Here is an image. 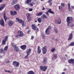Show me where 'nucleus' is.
Returning <instances> with one entry per match:
<instances>
[{
    "label": "nucleus",
    "mask_w": 74,
    "mask_h": 74,
    "mask_svg": "<svg viewBox=\"0 0 74 74\" xmlns=\"http://www.w3.org/2000/svg\"><path fill=\"white\" fill-rule=\"evenodd\" d=\"M73 20V18L72 17H67L66 18V22L68 27L70 26V22H71Z\"/></svg>",
    "instance_id": "f257e3e1"
},
{
    "label": "nucleus",
    "mask_w": 74,
    "mask_h": 74,
    "mask_svg": "<svg viewBox=\"0 0 74 74\" xmlns=\"http://www.w3.org/2000/svg\"><path fill=\"white\" fill-rule=\"evenodd\" d=\"M17 34L18 35L15 36V38H19V37H23V35H24L23 33L21 31H18Z\"/></svg>",
    "instance_id": "f03ea898"
},
{
    "label": "nucleus",
    "mask_w": 74,
    "mask_h": 74,
    "mask_svg": "<svg viewBox=\"0 0 74 74\" xmlns=\"http://www.w3.org/2000/svg\"><path fill=\"white\" fill-rule=\"evenodd\" d=\"M42 51L43 55L47 53V46H45L43 47L42 48Z\"/></svg>",
    "instance_id": "7ed1b4c3"
},
{
    "label": "nucleus",
    "mask_w": 74,
    "mask_h": 74,
    "mask_svg": "<svg viewBox=\"0 0 74 74\" xmlns=\"http://www.w3.org/2000/svg\"><path fill=\"white\" fill-rule=\"evenodd\" d=\"M48 12L50 14H55L54 12L52 11L51 9H49L48 10V11H47L46 12L45 14L47 16H49V13H48Z\"/></svg>",
    "instance_id": "20e7f679"
},
{
    "label": "nucleus",
    "mask_w": 74,
    "mask_h": 74,
    "mask_svg": "<svg viewBox=\"0 0 74 74\" xmlns=\"http://www.w3.org/2000/svg\"><path fill=\"white\" fill-rule=\"evenodd\" d=\"M40 69L41 71H45L47 69V66H40Z\"/></svg>",
    "instance_id": "39448f33"
},
{
    "label": "nucleus",
    "mask_w": 74,
    "mask_h": 74,
    "mask_svg": "<svg viewBox=\"0 0 74 74\" xmlns=\"http://www.w3.org/2000/svg\"><path fill=\"white\" fill-rule=\"evenodd\" d=\"M13 64L16 67H19V63L18 62L14 61L13 62Z\"/></svg>",
    "instance_id": "423d86ee"
},
{
    "label": "nucleus",
    "mask_w": 74,
    "mask_h": 74,
    "mask_svg": "<svg viewBox=\"0 0 74 74\" xmlns=\"http://www.w3.org/2000/svg\"><path fill=\"white\" fill-rule=\"evenodd\" d=\"M7 39H8V37L6 36L4 38V39H3L2 41V45H5V42L7 41Z\"/></svg>",
    "instance_id": "0eeeda50"
},
{
    "label": "nucleus",
    "mask_w": 74,
    "mask_h": 74,
    "mask_svg": "<svg viewBox=\"0 0 74 74\" xmlns=\"http://www.w3.org/2000/svg\"><path fill=\"white\" fill-rule=\"evenodd\" d=\"M14 8L16 10H19L20 9V5L18 4H17L14 5Z\"/></svg>",
    "instance_id": "6e6552de"
},
{
    "label": "nucleus",
    "mask_w": 74,
    "mask_h": 74,
    "mask_svg": "<svg viewBox=\"0 0 74 74\" xmlns=\"http://www.w3.org/2000/svg\"><path fill=\"white\" fill-rule=\"evenodd\" d=\"M0 24L2 26H3V27L5 26L4 21L3 19H1L0 20Z\"/></svg>",
    "instance_id": "1a4fd4ad"
},
{
    "label": "nucleus",
    "mask_w": 74,
    "mask_h": 74,
    "mask_svg": "<svg viewBox=\"0 0 74 74\" xmlns=\"http://www.w3.org/2000/svg\"><path fill=\"white\" fill-rule=\"evenodd\" d=\"M31 27L32 28V29L34 30H36V29H37V27L36 25L34 24H32Z\"/></svg>",
    "instance_id": "9d476101"
},
{
    "label": "nucleus",
    "mask_w": 74,
    "mask_h": 74,
    "mask_svg": "<svg viewBox=\"0 0 74 74\" xmlns=\"http://www.w3.org/2000/svg\"><path fill=\"white\" fill-rule=\"evenodd\" d=\"M21 49L22 50H25L26 49V48H27V47L26 46V45H23L21 46Z\"/></svg>",
    "instance_id": "9b49d317"
},
{
    "label": "nucleus",
    "mask_w": 74,
    "mask_h": 74,
    "mask_svg": "<svg viewBox=\"0 0 74 74\" xmlns=\"http://www.w3.org/2000/svg\"><path fill=\"white\" fill-rule=\"evenodd\" d=\"M68 62L69 63H70L71 64H74V59H69L68 60Z\"/></svg>",
    "instance_id": "f8f14e48"
},
{
    "label": "nucleus",
    "mask_w": 74,
    "mask_h": 74,
    "mask_svg": "<svg viewBox=\"0 0 74 74\" xmlns=\"http://www.w3.org/2000/svg\"><path fill=\"white\" fill-rule=\"evenodd\" d=\"M18 2V0H13L11 3V4L12 5H15V4H16Z\"/></svg>",
    "instance_id": "ddd939ff"
},
{
    "label": "nucleus",
    "mask_w": 74,
    "mask_h": 74,
    "mask_svg": "<svg viewBox=\"0 0 74 74\" xmlns=\"http://www.w3.org/2000/svg\"><path fill=\"white\" fill-rule=\"evenodd\" d=\"M44 64H46L47 63V58L46 57H44L42 61Z\"/></svg>",
    "instance_id": "4468645a"
},
{
    "label": "nucleus",
    "mask_w": 74,
    "mask_h": 74,
    "mask_svg": "<svg viewBox=\"0 0 74 74\" xmlns=\"http://www.w3.org/2000/svg\"><path fill=\"white\" fill-rule=\"evenodd\" d=\"M14 21H10L8 23V25L9 26H12V25H13V24H14Z\"/></svg>",
    "instance_id": "2eb2a0df"
},
{
    "label": "nucleus",
    "mask_w": 74,
    "mask_h": 74,
    "mask_svg": "<svg viewBox=\"0 0 74 74\" xmlns=\"http://www.w3.org/2000/svg\"><path fill=\"white\" fill-rule=\"evenodd\" d=\"M38 53H40L41 52V49H40V47L39 46H38Z\"/></svg>",
    "instance_id": "dca6fc26"
},
{
    "label": "nucleus",
    "mask_w": 74,
    "mask_h": 74,
    "mask_svg": "<svg viewBox=\"0 0 74 74\" xmlns=\"http://www.w3.org/2000/svg\"><path fill=\"white\" fill-rule=\"evenodd\" d=\"M72 38H73V34L71 33L70 34L69 36V37L68 39V41H69V40H71Z\"/></svg>",
    "instance_id": "f3484780"
},
{
    "label": "nucleus",
    "mask_w": 74,
    "mask_h": 74,
    "mask_svg": "<svg viewBox=\"0 0 74 74\" xmlns=\"http://www.w3.org/2000/svg\"><path fill=\"white\" fill-rule=\"evenodd\" d=\"M16 19L17 20V21L18 22L20 23H22L23 21V20H21L18 18H16Z\"/></svg>",
    "instance_id": "a211bd4d"
},
{
    "label": "nucleus",
    "mask_w": 74,
    "mask_h": 74,
    "mask_svg": "<svg viewBox=\"0 0 74 74\" xmlns=\"http://www.w3.org/2000/svg\"><path fill=\"white\" fill-rule=\"evenodd\" d=\"M32 0H27L25 2V4H30L29 3H30L32 2Z\"/></svg>",
    "instance_id": "6ab92c4d"
},
{
    "label": "nucleus",
    "mask_w": 74,
    "mask_h": 74,
    "mask_svg": "<svg viewBox=\"0 0 74 74\" xmlns=\"http://www.w3.org/2000/svg\"><path fill=\"white\" fill-rule=\"evenodd\" d=\"M6 13H5L4 12L3 14V18L5 20V22H7V16H6Z\"/></svg>",
    "instance_id": "aec40b11"
},
{
    "label": "nucleus",
    "mask_w": 74,
    "mask_h": 74,
    "mask_svg": "<svg viewBox=\"0 0 74 74\" xmlns=\"http://www.w3.org/2000/svg\"><path fill=\"white\" fill-rule=\"evenodd\" d=\"M31 51L32 49H31L30 48H29L28 50H27L26 51L27 54L30 55V52H31Z\"/></svg>",
    "instance_id": "412c9836"
},
{
    "label": "nucleus",
    "mask_w": 74,
    "mask_h": 74,
    "mask_svg": "<svg viewBox=\"0 0 74 74\" xmlns=\"http://www.w3.org/2000/svg\"><path fill=\"white\" fill-rule=\"evenodd\" d=\"M14 48L15 51H16V52H18V51H19V48H18V47L17 46H16L15 47V48Z\"/></svg>",
    "instance_id": "4be33fe9"
},
{
    "label": "nucleus",
    "mask_w": 74,
    "mask_h": 74,
    "mask_svg": "<svg viewBox=\"0 0 74 74\" xmlns=\"http://www.w3.org/2000/svg\"><path fill=\"white\" fill-rule=\"evenodd\" d=\"M45 33L46 34L49 35V34L50 33V31L48 30V29H47L45 31Z\"/></svg>",
    "instance_id": "5701e85b"
},
{
    "label": "nucleus",
    "mask_w": 74,
    "mask_h": 74,
    "mask_svg": "<svg viewBox=\"0 0 74 74\" xmlns=\"http://www.w3.org/2000/svg\"><path fill=\"white\" fill-rule=\"evenodd\" d=\"M5 4H3L0 8V11L2 10L3 9L5 8Z\"/></svg>",
    "instance_id": "b1692460"
},
{
    "label": "nucleus",
    "mask_w": 74,
    "mask_h": 74,
    "mask_svg": "<svg viewBox=\"0 0 74 74\" xmlns=\"http://www.w3.org/2000/svg\"><path fill=\"white\" fill-rule=\"evenodd\" d=\"M27 74H35L34 72H33V71H30L27 72Z\"/></svg>",
    "instance_id": "393cba45"
},
{
    "label": "nucleus",
    "mask_w": 74,
    "mask_h": 74,
    "mask_svg": "<svg viewBox=\"0 0 74 74\" xmlns=\"http://www.w3.org/2000/svg\"><path fill=\"white\" fill-rule=\"evenodd\" d=\"M42 17H41V18L42 19H44V18H47V16L45 15V14H43L42 16H43Z\"/></svg>",
    "instance_id": "a878e982"
},
{
    "label": "nucleus",
    "mask_w": 74,
    "mask_h": 74,
    "mask_svg": "<svg viewBox=\"0 0 74 74\" xmlns=\"http://www.w3.org/2000/svg\"><path fill=\"white\" fill-rule=\"evenodd\" d=\"M52 1V0H49L48 2V3H49V5L51 6L52 5V3L51 2Z\"/></svg>",
    "instance_id": "bb28decb"
},
{
    "label": "nucleus",
    "mask_w": 74,
    "mask_h": 74,
    "mask_svg": "<svg viewBox=\"0 0 74 74\" xmlns=\"http://www.w3.org/2000/svg\"><path fill=\"white\" fill-rule=\"evenodd\" d=\"M42 14H43L42 12H40L37 14H36V16H41V15H42Z\"/></svg>",
    "instance_id": "cd10ccee"
},
{
    "label": "nucleus",
    "mask_w": 74,
    "mask_h": 74,
    "mask_svg": "<svg viewBox=\"0 0 74 74\" xmlns=\"http://www.w3.org/2000/svg\"><path fill=\"white\" fill-rule=\"evenodd\" d=\"M37 21L39 23H41L42 22V19L41 18H38L37 19Z\"/></svg>",
    "instance_id": "c85d7f7f"
},
{
    "label": "nucleus",
    "mask_w": 74,
    "mask_h": 74,
    "mask_svg": "<svg viewBox=\"0 0 74 74\" xmlns=\"http://www.w3.org/2000/svg\"><path fill=\"white\" fill-rule=\"evenodd\" d=\"M12 47L14 48H15V47H16L17 46H16V45L14 43H12Z\"/></svg>",
    "instance_id": "c756f323"
},
{
    "label": "nucleus",
    "mask_w": 74,
    "mask_h": 74,
    "mask_svg": "<svg viewBox=\"0 0 74 74\" xmlns=\"http://www.w3.org/2000/svg\"><path fill=\"white\" fill-rule=\"evenodd\" d=\"M55 51H56V49H55V48H53L51 49V52L52 53L54 52Z\"/></svg>",
    "instance_id": "7c9ffc66"
},
{
    "label": "nucleus",
    "mask_w": 74,
    "mask_h": 74,
    "mask_svg": "<svg viewBox=\"0 0 74 74\" xmlns=\"http://www.w3.org/2000/svg\"><path fill=\"white\" fill-rule=\"evenodd\" d=\"M27 21L29 22L31 21V17H27Z\"/></svg>",
    "instance_id": "2f4dec72"
},
{
    "label": "nucleus",
    "mask_w": 74,
    "mask_h": 74,
    "mask_svg": "<svg viewBox=\"0 0 74 74\" xmlns=\"http://www.w3.org/2000/svg\"><path fill=\"white\" fill-rule=\"evenodd\" d=\"M54 31L56 33H58V30L57 29V28H54Z\"/></svg>",
    "instance_id": "473e14b6"
},
{
    "label": "nucleus",
    "mask_w": 74,
    "mask_h": 74,
    "mask_svg": "<svg viewBox=\"0 0 74 74\" xmlns=\"http://www.w3.org/2000/svg\"><path fill=\"white\" fill-rule=\"evenodd\" d=\"M34 4H35V3L34 2H32L31 3H30V4L29 5H31L32 6V7H33V5H34Z\"/></svg>",
    "instance_id": "72a5a7b5"
},
{
    "label": "nucleus",
    "mask_w": 74,
    "mask_h": 74,
    "mask_svg": "<svg viewBox=\"0 0 74 74\" xmlns=\"http://www.w3.org/2000/svg\"><path fill=\"white\" fill-rule=\"evenodd\" d=\"M22 26L23 27H24V26H25L26 24H25V23L24 22V21H23V22L21 23Z\"/></svg>",
    "instance_id": "f704fd0d"
},
{
    "label": "nucleus",
    "mask_w": 74,
    "mask_h": 74,
    "mask_svg": "<svg viewBox=\"0 0 74 74\" xmlns=\"http://www.w3.org/2000/svg\"><path fill=\"white\" fill-rule=\"evenodd\" d=\"M69 46H74V42H71L69 45Z\"/></svg>",
    "instance_id": "c9c22d12"
},
{
    "label": "nucleus",
    "mask_w": 74,
    "mask_h": 74,
    "mask_svg": "<svg viewBox=\"0 0 74 74\" xmlns=\"http://www.w3.org/2000/svg\"><path fill=\"white\" fill-rule=\"evenodd\" d=\"M61 22H62L61 21V20L59 19L58 20V21H57V23H58V24H60L61 23Z\"/></svg>",
    "instance_id": "e433bc0d"
},
{
    "label": "nucleus",
    "mask_w": 74,
    "mask_h": 74,
    "mask_svg": "<svg viewBox=\"0 0 74 74\" xmlns=\"http://www.w3.org/2000/svg\"><path fill=\"white\" fill-rule=\"evenodd\" d=\"M8 46H5L4 49V51H7L8 49Z\"/></svg>",
    "instance_id": "4c0bfd02"
},
{
    "label": "nucleus",
    "mask_w": 74,
    "mask_h": 74,
    "mask_svg": "<svg viewBox=\"0 0 74 74\" xmlns=\"http://www.w3.org/2000/svg\"><path fill=\"white\" fill-rule=\"evenodd\" d=\"M59 7V10H60V11L62 10V6H60L58 7Z\"/></svg>",
    "instance_id": "58836bf2"
},
{
    "label": "nucleus",
    "mask_w": 74,
    "mask_h": 74,
    "mask_svg": "<svg viewBox=\"0 0 74 74\" xmlns=\"http://www.w3.org/2000/svg\"><path fill=\"white\" fill-rule=\"evenodd\" d=\"M70 4L69 3H68V10H69V11H70Z\"/></svg>",
    "instance_id": "ea45409f"
},
{
    "label": "nucleus",
    "mask_w": 74,
    "mask_h": 74,
    "mask_svg": "<svg viewBox=\"0 0 74 74\" xmlns=\"http://www.w3.org/2000/svg\"><path fill=\"white\" fill-rule=\"evenodd\" d=\"M0 52L1 53H3V48H1L0 50Z\"/></svg>",
    "instance_id": "a19ab883"
},
{
    "label": "nucleus",
    "mask_w": 74,
    "mask_h": 74,
    "mask_svg": "<svg viewBox=\"0 0 74 74\" xmlns=\"http://www.w3.org/2000/svg\"><path fill=\"white\" fill-rule=\"evenodd\" d=\"M61 6H62V7H64L65 6V4L64 3H62L61 4Z\"/></svg>",
    "instance_id": "79ce46f5"
},
{
    "label": "nucleus",
    "mask_w": 74,
    "mask_h": 74,
    "mask_svg": "<svg viewBox=\"0 0 74 74\" xmlns=\"http://www.w3.org/2000/svg\"><path fill=\"white\" fill-rule=\"evenodd\" d=\"M17 14V12L16 11H14L13 12V15H15Z\"/></svg>",
    "instance_id": "37998d69"
},
{
    "label": "nucleus",
    "mask_w": 74,
    "mask_h": 74,
    "mask_svg": "<svg viewBox=\"0 0 74 74\" xmlns=\"http://www.w3.org/2000/svg\"><path fill=\"white\" fill-rule=\"evenodd\" d=\"M26 16H27V17H30V13H27L26 14Z\"/></svg>",
    "instance_id": "c03bdc74"
},
{
    "label": "nucleus",
    "mask_w": 74,
    "mask_h": 74,
    "mask_svg": "<svg viewBox=\"0 0 74 74\" xmlns=\"http://www.w3.org/2000/svg\"><path fill=\"white\" fill-rule=\"evenodd\" d=\"M47 29L49 30H51V26H49Z\"/></svg>",
    "instance_id": "a18cd8bd"
},
{
    "label": "nucleus",
    "mask_w": 74,
    "mask_h": 74,
    "mask_svg": "<svg viewBox=\"0 0 74 74\" xmlns=\"http://www.w3.org/2000/svg\"><path fill=\"white\" fill-rule=\"evenodd\" d=\"M42 37L43 39H44V40L45 39V36L44 35V34H42Z\"/></svg>",
    "instance_id": "49530a36"
},
{
    "label": "nucleus",
    "mask_w": 74,
    "mask_h": 74,
    "mask_svg": "<svg viewBox=\"0 0 74 74\" xmlns=\"http://www.w3.org/2000/svg\"><path fill=\"white\" fill-rule=\"evenodd\" d=\"M5 72H8V73H11L10 71H8L7 70H5Z\"/></svg>",
    "instance_id": "de8ad7c7"
},
{
    "label": "nucleus",
    "mask_w": 74,
    "mask_h": 74,
    "mask_svg": "<svg viewBox=\"0 0 74 74\" xmlns=\"http://www.w3.org/2000/svg\"><path fill=\"white\" fill-rule=\"evenodd\" d=\"M58 58V56H57V54H55L54 55V58L55 59H56Z\"/></svg>",
    "instance_id": "09e8293b"
},
{
    "label": "nucleus",
    "mask_w": 74,
    "mask_h": 74,
    "mask_svg": "<svg viewBox=\"0 0 74 74\" xmlns=\"http://www.w3.org/2000/svg\"><path fill=\"white\" fill-rule=\"evenodd\" d=\"M14 12L12 11H10V14L11 15H13Z\"/></svg>",
    "instance_id": "8fccbe9b"
},
{
    "label": "nucleus",
    "mask_w": 74,
    "mask_h": 74,
    "mask_svg": "<svg viewBox=\"0 0 74 74\" xmlns=\"http://www.w3.org/2000/svg\"><path fill=\"white\" fill-rule=\"evenodd\" d=\"M71 27H74V24H72L70 26Z\"/></svg>",
    "instance_id": "3c124183"
},
{
    "label": "nucleus",
    "mask_w": 74,
    "mask_h": 74,
    "mask_svg": "<svg viewBox=\"0 0 74 74\" xmlns=\"http://www.w3.org/2000/svg\"><path fill=\"white\" fill-rule=\"evenodd\" d=\"M29 54H27V55L25 56V58H26V59H27V58H28V56H29Z\"/></svg>",
    "instance_id": "603ef678"
},
{
    "label": "nucleus",
    "mask_w": 74,
    "mask_h": 74,
    "mask_svg": "<svg viewBox=\"0 0 74 74\" xmlns=\"http://www.w3.org/2000/svg\"><path fill=\"white\" fill-rule=\"evenodd\" d=\"M28 11H33V9L30 8L29 9Z\"/></svg>",
    "instance_id": "864d4df0"
},
{
    "label": "nucleus",
    "mask_w": 74,
    "mask_h": 74,
    "mask_svg": "<svg viewBox=\"0 0 74 74\" xmlns=\"http://www.w3.org/2000/svg\"><path fill=\"white\" fill-rule=\"evenodd\" d=\"M34 36H31V40H33V38H34Z\"/></svg>",
    "instance_id": "5fc2aeb1"
},
{
    "label": "nucleus",
    "mask_w": 74,
    "mask_h": 74,
    "mask_svg": "<svg viewBox=\"0 0 74 74\" xmlns=\"http://www.w3.org/2000/svg\"><path fill=\"white\" fill-rule=\"evenodd\" d=\"M36 30L37 32H38V31H39V29H38V28H37L36 29Z\"/></svg>",
    "instance_id": "6e6d98bb"
},
{
    "label": "nucleus",
    "mask_w": 74,
    "mask_h": 74,
    "mask_svg": "<svg viewBox=\"0 0 74 74\" xmlns=\"http://www.w3.org/2000/svg\"><path fill=\"white\" fill-rule=\"evenodd\" d=\"M55 41H56V42H57V41H58V39H55Z\"/></svg>",
    "instance_id": "4d7b16f0"
},
{
    "label": "nucleus",
    "mask_w": 74,
    "mask_h": 74,
    "mask_svg": "<svg viewBox=\"0 0 74 74\" xmlns=\"http://www.w3.org/2000/svg\"><path fill=\"white\" fill-rule=\"evenodd\" d=\"M71 8H72V9H74V7L73 6H71Z\"/></svg>",
    "instance_id": "13d9d810"
},
{
    "label": "nucleus",
    "mask_w": 74,
    "mask_h": 74,
    "mask_svg": "<svg viewBox=\"0 0 74 74\" xmlns=\"http://www.w3.org/2000/svg\"><path fill=\"white\" fill-rule=\"evenodd\" d=\"M9 62H10V61H8L6 62V63H9Z\"/></svg>",
    "instance_id": "bf43d9fd"
},
{
    "label": "nucleus",
    "mask_w": 74,
    "mask_h": 74,
    "mask_svg": "<svg viewBox=\"0 0 74 74\" xmlns=\"http://www.w3.org/2000/svg\"><path fill=\"white\" fill-rule=\"evenodd\" d=\"M29 32H30V31H28L27 32V34H29Z\"/></svg>",
    "instance_id": "052dcab7"
},
{
    "label": "nucleus",
    "mask_w": 74,
    "mask_h": 74,
    "mask_svg": "<svg viewBox=\"0 0 74 74\" xmlns=\"http://www.w3.org/2000/svg\"><path fill=\"white\" fill-rule=\"evenodd\" d=\"M45 10V9L43 7L42 10Z\"/></svg>",
    "instance_id": "680f3d73"
},
{
    "label": "nucleus",
    "mask_w": 74,
    "mask_h": 74,
    "mask_svg": "<svg viewBox=\"0 0 74 74\" xmlns=\"http://www.w3.org/2000/svg\"><path fill=\"white\" fill-rule=\"evenodd\" d=\"M2 1V0H0V3H1Z\"/></svg>",
    "instance_id": "e2e57ef3"
},
{
    "label": "nucleus",
    "mask_w": 74,
    "mask_h": 74,
    "mask_svg": "<svg viewBox=\"0 0 74 74\" xmlns=\"http://www.w3.org/2000/svg\"><path fill=\"white\" fill-rule=\"evenodd\" d=\"M65 74V73L64 72H62V74Z\"/></svg>",
    "instance_id": "0e129e2a"
},
{
    "label": "nucleus",
    "mask_w": 74,
    "mask_h": 74,
    "mask_svg": "<svg viewBox=\"0 0 74 74\" xmlns=\"http://www.w3.org/2000/svg\"><path fill=\"white\" fill-rule=\"evenodd\" d=\"M64 70V71H66V70H67V69H65Z\"/></svg>",
    "instance_id": "69168bd1"
},
{
    "label": "nucleus",
    "mask_w": 74,
    "mask_h": 74,
    "mask_svg": "<svg viewBox=\"0 0 74 74\" xmlns=\"http://www.w3.org/2000/svg\"><path fill=\"white\" fill-rule=\"evenodd\" d=\"M65 56H67V54H65Z\"/></svg>",
    "instance_id": "338daca9"
},
{
    "label": "nucleus",
    "mask_w": 74,
    "mask_h": 74,
    "mask_svg": "<svg viewBox=\"0 0 74 74\" xmlns=\"http://www.w3.org/2000/svg\"><path fill=\"white\" fill-rule=\"evenodd\" d=\"M37 22V21H35V22Z\"/></svg>",
    "instance_id": "774afa93"
}]
</instances>
